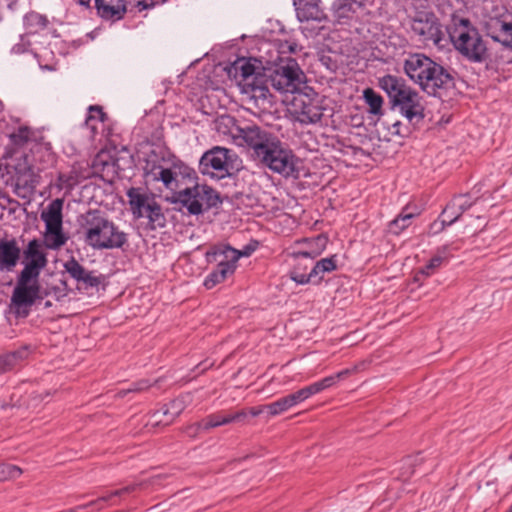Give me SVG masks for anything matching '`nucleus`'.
Instances as JSON below:
<instances>
[{"label": "nucleus", "instance_id": "1", "mask_svg": "<svg viewBox=\"0 0 512 512\" xmlns=\"http://www.w3.org/2000/svg\"><path fill=\"white\" fill-rule=\"evenodd\" d=\"M406 75L429 95L441 96V92L454 86L449 70L424 54L409 55L403 65Z\"/></svg>", "mask_w": 512, "mask_h": 512}, {"label": "nucleus", "instance_id": "2", "mask_svg": "<svg viewBox=\"0 0 512 512\" xmlns=\"http://www.w3.org/2000/svg\"><path fill=\"white\" fill-rule=\"evenodd\" d=\"M81 231L85 244L94 250L119 249L127 243V234L99 210L82 216Z\"/></svg>", "mask_w": 512, "mask_h": 512}, {"label": "nucleus", "instance_id": "3", "mask_svg": "<svg viewBox=\"0 0 512 512\" xmlns=\"http://www.w3.org/2000/svg\"><path fill=\"white\" fill-rule=\"evenodd\" d=\"M379 87L386 92L390 104L409 122L424 118V107L419 93L395 75H385L378 79Z\"/></svg>", "mask_w": 512, "mask_h": 512}, {"label": "nucleus", "instance_id": "4", "mask_svg": "<svg viewBox=\"0 0 512 512\" xmlns=\"http://www.w3.org/2000/svg\"><path fill=\"white\" fill-rule=\"evenodd\" d=\"M460 23L463 28L456 29L451 35L455 49L470 62L482 63L488 60L489 51L478 30L470 26L467 19H461Z\"/></svg>", "mask_w": 512, "mask_h": 512}, {"label": "nucleus", "instance_id": "5", "mask_svg": "<svg viewBox=\"0 0 512 512\" xmlns=\"http://www.w3.org/2000/svg\"><path fill=\"white\" fill-rule=\"evenodd\" d=\"M240 258L241 254L238 253V250L229 245H218L209 250L206 253L207 262L217 265L205 278L204 286L211 289L224 282L235 272Z\"/></svg>", "mask_w": 512, "mask_h": 512}, {"label": "nucleus", "instance_id": "6", "mask_svg": "<svg viewBox=\"0 0 512 512\" xmlns=\"http://www.w3.org/2000/svg\"><path fill=\"white\" fill-rule=\"evenodd\" d=\"M267 77L275 90L292 94L298 92L306 80L298 62L291 57L280 59Z\"/></svg>", "mask_w": 512, "mask_h": 512}, {"label": "nucleus", "instance_id": "7", "mask_svg": "<svg viewBox=\"0 0 512 512\" xmlns=\"http://www.w3.org/2000/svg\"><path fill=\"white\" fill-rule=\"evenodd\" d=\"M486 35L504 47L512 48V13L503 6H493L481 21Z\"/></svg>", "mask_w": 512, "mask_h": 512}, {"label": "nucleus", "instance_id": "8", "mask_svg": "<svg viewBox=\"0 0 512 512\" xmlns=\"http://www.w3.org/2000/svg\"><path fill=\"white\" fill-rule=\"evenodd\" d=\"M236 155L229 149L215 146L206 151L199 160L201 174L221 180L232 175Z\"/></svg>", "mask_w": 512, "mask_h": 512}, {"label": "nucleus", "instance_id": "9", "mask_svg": "<svg viewBox=\"0 0 512 512\" xmlns=\"http://www.w3.org/2000/svg\"><path fill=\"white\" fill-rule=\"evenodd\" d=\"M176 201L185 207L191 215H199L205 210L216 207L221 202L218 193L213 188L199 184L179 191Z\"/></svg>", "mask_w": 512, "mask_h": 512}, {"label": "nucleus", "instance_id": "10", "mask_svg": "<svg viewBox=\"0 0 512 512\" xmlns=\"http://www.w3.org/2000/svg\"><path fill=\"white\" fill-rule=\"evenodd\" d=\"M324 102L325 99L315 92L299 94L292 101L290 114L302 125L316 124L323 116Z\"/></svg>", "mask_w": 512, "mask_h": 512}, {"label": "nucleus", "instance_id": "11", "mask_svg": "<svg viewBox=\"0 0 512 512\" xmlns=\"http://www.w3.org/2000/svg\"><path fill=\"white\" fill-rule=\"evenodd\" d=\"M257 159L273 172L285 177L293 175L296 170L295 155L278 138Z\"/></svg>", "mask_w": 512, "mask_h": 512}, {"label": "nucleus", "instance_id": "12", "mask_svg": "<svg viewBox=\"0 0 512 512\" xmlns=\"http://www.w3.org/2000/svg\"><path fill=\"white\" fill-rule=\"evenodd\" d=\"M236 145L245 147L252 151L254 157L258 158L269 148L277 137L266 129L257 125H247L237 127L236 132L232 133Z\"/></svg>", "mask_w": 512, "mask_h": 512}, {"label": "nucleus", "instance_id": "13", "mask_svg": "<svg viewBox=\"0 0 512 512\" xmlns=\"http://www.w3.org/2000/svg\"><path fill=\"white\" fill-rule=\"evenodd\" d=\"M411 30L424 43L440 45L444 32L439 19L433 12H417L411 18Z\"/></svg>", "mask_w": 512, "mask_h": 512}, {"label": "nucleus", "instance_id": "14", "mask_svg": "<svg viewBox=\"0 0 512 512\" xmlns=\"http://www.w3.org/2000/svg\"><path fill=\"white\" fill-rule=\"evenodd\" d=\"M268 81L266 75L252 82L240 83L243 100L250 108L266 109L272 105V95L267 86Z\"/></svg>", "mask_w": 512, "mask_h": 512}, {"label": "nucleus", "instance_id": "15", "mask_svg": "<svg viewBox=\"0 0 512 512\" xmlns=\"http://www.w3.org/2000/svg\"><path fill=\"white\" fill-rule=\"evenodd\" d=\"M37 298H39L38 283H17L11 298L16 314L21 317H26Z\"/></svg>", "mask_w": 512, "mask_h": 512}, {"label": "nucleus", "instance_id": "16", "mask_svg": "<svg viewBox=\"0 0 512 512\" xmlns=\"http://www.w3.org/2000/svg\"><path fill=\"white\" fill-rule=\"evenodd\" d=\"M188 402V396H180L172 400L168 405H164L159 411L154 412L146 425L155 428L161 424L165 426L171 424L184 411Z\"/></svg>", "mask_w": 512, "mask_h": 512}, {"label": "nucleus", "instance_id": "17", "mask_svg": "<svg viewBox=\"0 0 512 512\" xmlns=\"http://www.w3.org/2000/svg\"><path fill=\"white\" fill-rule=\"evenodd\" d=\"M40 139L37 131L22 126L9 134V144L6 147V157H12L18 150L36 143Z\"/></svg>", "mask_w": 512, "mask_h": 512}, {"label": "nucleus", "instance_id": "18", "mask_svg": "<svg viewBox=\"0 0 512 512\" xmlns=\"http://www.w3.org/2000/svg\"><path fill=\"white\" fill-rule=\"evenodd\" d=\"M20 258L21 248L16 239H0V271H13Z\"/></svg>", "mask_w": 512, "mask_h": 512}, {"label": "nucleus", "instance_id": "19", "mask_svg": "<svg viewBox=\"0 0 512 512\" xmlns=\"http://www.w3.org/2000/svg\"><path fill=\"white\" fill-rule=\"evenodd\" d=\"M299 21H317L325 19V13L320 7V0H293Z\"/></svg>", "mask_w": 512, "mask_h": 512}, {"label": "nucleus", "instance_id": "20", "mask_svg": "<svg viewBox=\"0 0 512 512\" xmlns=\"http://www.w3.org/2000/svg\"><path fill=\"white\" fill-rule=\"evenodd\" d=\"M97 14L105 20H121L126 12L127 6L125 0H95Z\"/></svg>", "mask_w": 512, "mask_h": 512}, {"label": "nucleus", "instance_id": "21", "mask_svg": "<svg viewBox=\"0 0 512 512\" xmlns=\"http://www.w3.org/2000/svg\"><path fill=\"white\" fill-rule=\"evenodd\" d=\"M145 484H146V482H140V483H135V484L128 485V486L123 487L121 489L115 490V491H113V492H111V493H109L107 495L101 496V497H99L96 500L90 501L87 504L77 506L74 509H76V512H77L80 509H85V508H88V507H93V508H95V510L101 511L102 509H104L106 504L107 505H115V502L113 501V499L115 497H119V496H122L124 494L132 493V492L136 491L138 488L144 487Z\"/></svg>", "mask_w": 512, "mask_h": 512}, {"label": "nucleus", "instance_id": "22", "mask_svg": "<svg viewBox=\"0 0 512 512\" xmlns=\"http://www.w3.org/2000/svg\"><path fill=\"white\" fill-rule=\"evenodd\" d=\"M130 209L135 218H143L146 210L155 200L148 194L142 192L140 188H130L127 191Z\"/></svg>", "mask_w": 512, "mask_h": 512}, {"label": "nucleus", "instance_id": "23", "mask_svg": "<svg viewBox=\"0 0 512 512\" xmlns=\"http://www.w3.org/2000/svg\"><path fill=\"white\" fill-rule=\"evenodd\" d=\"M63 266L65 271L77 281H82L90 287H97L100 284L99 277L87 271L74 257L67 260Z\"/></svg>", "mask_w": 512, "mask_h": 512}, {"label": "nucleus", "instance_id": "24", "mask_svg": "<svg viewBox=\"0 0 512 512\" xmlns=\"http://www.w3.org/2000/svg\"><path fill=\"white\" fill-rule=\"evenodd\" d=\"M450 257V245H444L439 247L436 250L435 255L430 259L429 263L421 268L417 275L415 276V280H419V275H423L428 277L435 273V271L442 265L444 261H446Z\"/></svg>", "mask_w": 512, "mask_h": 512}, {"label": "nucleus", "instance_id": "25", "mask_svg": "<svg viewBox=\"0 0 512 512\" xmlns=\"http://www.w3.org/2000/svg\"><path fill=\"white\" fill-rule=\"evenodd\" d=\"M67 242V237L63 233L62 223L46 225L44 233V244L49 249H59Z\"/></svg>", "mask_w": 512, "mask_h": 512}, {"label": "nucleus", "instance_id": "26", "mask_svg": "<svg viewBox=\"0 0 512 512\" xmlns=\"http://www.w3.org/2000/svg\"><path fill=\"white\" fill-rule=\"evenodd\" d=\"M23 253L27 263L35 264V266L40 269H43L46 266V255L42 251L41 244L37 239L31 240Z\"/></svg>", "mask_w": 512, "mask_h": 512}, {"label": "nucleus", "instance_id": "27", "mask_svg": "<svg viewBox=\"0 0 512 512\" xmlns=\"http://www.w3.org/2000/svg\"><path fill=\"white\" fill-rule=\"evenodd\" d=\"M333 13L337 21L342 23L352 19L358 13V9L352 0H337L333 4Z\"/></svg>", "mask_w": 512, "mask_h": 512}, {"label": "nucleus", "instance_id": "28", "mask_svg": "<svg viewBox=\"0 0 512 512\" xmlns=\"http://www.w3.org/2000/svg\"><path fill=\"white\" fill-rule=\"evenodd\" d=\"M461 211L455 208L453 202L451 201L443 210L441 214L440 224L434 222L431 225V230L435 233L443 230L445 226H450L455 223L461 216Z\"/></svg>", "mask_w": 512, "mask_h": 512}, {"label": "nucleus", "instance_id": "29", "mask_svg": "<svg viewBox=\"0 0 512 512\" xmlns=\"http://www.w3.org/2000/svg\"><path fill=\"white\" fill-rule=\"evenodd\" d=\"M62 205V200L55 199L41 213V219L44 221L45 226L62 223Z\"/></svg>", "mask_w": 512, "mask_h": 512}, {"label": "nucleus", "instance_id": "30", "mask_svg": "<svg viewBox=\"0 0 512 512\" xmlns=\"http://www.w3.org/2000/svg\"><path fill=\"white\" fill-rule=\"evenodd\" d=\"M305 242L309 247L307 249L299 250L298 252H296V258L314 259L315 257L321 254L326 245V239L322 236L306 240Z\"/></svg>", "mask_w": 512, "mask_h": 512}, {"label": "nucleus", "instance_id": "31", "mask_svg": "<svg viewBox=\"0 0 512 512\" xmlns=\"http://www.w3.org/2000/svg\"><path fill=\"white\" fill-rule=\"evenodd\" d=\"M236 69L239 71L240 76L242 77L240 83L252 82L262 78L263 76H266V74L260 72L259 67H256L250 61H238Z\"/></svg>", "mask_w": 512, "mask_h": 512}, {"label": "nucleus", "instance_id": "32", "mask_svg": "<svg viewBox=\"0 0 512 512\" xmlns=\"http://www.w3.org/2000/svg\"><path fill=\"white\" fill-rule=\"evenodd\" d=\"M336 267V259L334 256L323 258L315 263L310 271V276L314 277V283H319L325 273L334 271Z\"/></svg>", "mask_w": 512, "mask_h": 512}, {"label": "nucleus", "instance_id": "33", "mask_svg": "<svg viewBox=\"0 0 512 512\" xmlns=\"http://www.w3.org/2000/svg\"><path fill=\"white\" fill-rule=\"evenodd\" d=\"M363 98L369 106V112L376 116L383 115V98L380 94L376 93L372 88H366L363 91Z\"/></svg>", "mask_w": 512, "mask_h": 512}, {"label": "nucleus", "instance_id": "34", "mask_svg": "<svg viewBox=\"0 0 512 512\" xmlns=\"http://www.w3.org/2000/svg\"><path fill=\"white\" fill-rule=\"evenodd\" d=\"M144 217L148 218L149 226L153 230L163 228L166 225L165 216L162 213L160 205L156 201L149 206Z\"/></svg>", "mask_w": 512, "mask_h": 512}, {"label": "nucleus", "instance_id": "35", "mask_svg": "<svg viewBox=\"0 0 512 512\" xmlns=\"http://www.w3.org/2000/svg\"><path fill=\"white\" fill-rule=\"evenodd\" d=\"M406 208L389 224V230L393 234H399L411 224L414 213L406 212Z\"/></svg>", "mask_w": 512, "mask_h": 512}, {"label": "nucleus", "instance_id": "36", "mask_svg": "<svg viewBox=\"0 0 512 512\" xmlns=\"http://www.w3.org/2000/svg\"><path fill=\"white\" fill-rule=\"evenodd\" d=\"M105 118L106 114L103 112L101 106L91 105L88 108V115L85 120V125L91 130L92 134H95L97 132V125L92 124V121L104 122Z\"/></svg>", "mask_w": 512, "mask_h": 512}, {"label": "nucleus", "instance_id": "37", "mask_svg": "<svg viewBox=\"0 0 512 512\" xmlns=\"http://www.w3.org/2000/svg\"><path fill=\"white\" fill-rule=\"evenodd\" d=\"M24 24L30 32H37L47 26L48 20L45 16L39 13L30 12L25 15Z\"/></svg>", "mask_w": 512, "mask_h": 512}, {"label": "nucleus", "instance_id": "38", "mask_svg": "<svg viewBox=\"0 0 512 512\" xmlns=\"http://www.w3.org/2000/svg\"><path fill=\"white\" fill-rule=\"evenodd\" d=\"M42 269L35 266V264L26 263L23 270L21 271L17 283L32 284L37 282L38 276Z\"/></svg>", "mask_w": 512, "mask_h": 512}, {"label": "nucleus", "instance_id": "39", "mask_svg": "<svg viewBox=\"0 0 512 512\" xmlns=\"http://www.w3.org/2000/svg\"><path fill=\"white\" fill-rule=\"evenodd\" d=\"M265 407L267 408L268 414L273 417L286 412L287 410L292 408V405L289 401L288 396H285L278 399L275 402L266 404Z\"/></svg>", "mask_w": 512, "mask_h": 512}, {"label": "nucleus", "instance_id": "40", "mask_svg": "<svg viewBox=\"0 0 512 512\" xmlns=\"http://www.w3.org/2000/svg\"><path fill=\"white\" fill-rule=\"evenodd\" d=\"M230 423H232L230 413L225 415L211 414L204 419V430H209L211 428H216Z\"/></svg>", "mask_w": 512, "mask_h": 512}, {"label": "nucleus", "instance_id": "41", "mask_svg": "<svg viewBox=\"0 0 512 512\" xmlns=\"http://www.w3.org/2000/svg\"><path fill=\"white\" fill-rule=\"evenodd\" d=\"M151 174L154 180L162 181L167 188H170L175 180L174 173L168 168L158 167L156 170L152 171Z\"/></svg>", "mask_w": 512, "mask_h": 512}, {"label": "nucleus", "instance_id": "42", "mask_svg": "<svg viewBox=\"0 0 512 512\" xmlns=\"http://www.w3.org/2000/svg\"><path fill=\"white\" fill-rule=\"evenodd\" d=\"M333 386V379L325 377L321 379L320 381L314 382L308 386L305 387L309 397L312 395L318 394L322 392L323 390L330 388Z\"/></svg>", "mask_w": 512, "mask_h": 512}, {"label": "nucleus", "instance_id": "43", "mask_svg": "<svg viewBox=\"0 0 512 512\" xmlns=\"http://www.w3.org/2000/svg\"><path fill=\"white\" fill-rule=\"evenodd\" d=\"M29 347L28 346H24V347H21L20 349L18 350H15L11 353H8L5 355V357L7 358V360L9 361V363L11 364L12 368L15 367L17 364H19L20 362L24 361L25 359L28 358L29 356Z\"/></svg>", "mask_w": 512, "mask_h": 512}, {"label": "nucleus", "instance_id": "44", "mask_svg": "<svg viewBox=\"0 0 512 512\" xmlns=\"http://www.w3.org/2000/svg\"><path fill=\"white\" fill-rule=\"evenodd\" d=\"M422 461V458L419 455L414 457H408L403 460L401 469L403 472L401 473V477L406 480L414 473V467Z\"/></svg>", "mask_w": 512, "mask_h": 512}, {"label": "nucleus", "instance_id": "45", "mask_svg": "<svg viewBox=\"0 0 512 512\" xmlns=\"http://www.w3.org/2000/svg\"><path fill=\"white\" fill-rule=\"evenodd\" d=\"M452 202L458 210L461 211V214H463L466 210L472 207L474 204L473 201L470 200L469 196L467 195H459L452 199Z\"/></svg>", "mask_w": 512, "mask_h": 512}, {"label": "nucleus", "instance_id": "46", "mask_svg": "<svg viewBox=\"0 0 512 512\" xmlns=\"http://www.w3.org/2000/svg\"><path fill=\"white\" fill-rule=\"evenodd\" d=\"M150 386H151V384L147 380H140L136 383H133L128 389L120 391L119 394H120V396L123 397L124 395H126L127 393H130V392L145 391Z\"/></svg>", "mask_w": 512, "mask_h": 512}, {"label": "nucleus", "instance_id": "47", "mask_svg": "<svg viewBox=\"0 0 512 512\" xmlns=\"http://www.w3.org/2000/svg\"><path fill=\"white\" fill-rule=\"evenodd\" d=\"M291 279L296 282L297 284H307V283H314V277L310 276V272L308 274L302 273L298 271L297 269H294L291 272Z\"/></svg>", "mask_w": 512, "mask_h": 512}, {"label": "nucleus", "instance_id": "48", "mask_svg": "<svg viewBox=\"0 0 512 512\" xmlns=\"http://www.w3.org/2000/svg\"><path fill=\"white\" fill-rule=\"evenodd\" d=\"M287 396L289 398V401H290L292 407L296 406L297 404H299L309 398V395H308L305 387L292 393V394H289Z\"/></svg>", "mask_w": 512, "mask_h": 512}, {"label": "nucleus", "instance_id": "49", "mask_svg": "<svg viewBox=\"0 0 512 512\" xmlns=\"http://www.w3.org/2000/svg\"><path fill=\"white\" fill-rule=\"evenodd\" d=\"M201 430H204V420L188 425L185 428V433L191 438H195Z\"/></svg>", "mask_w": 512, "mask_h": 512}, {"label": "nucleus", "instance_id": "50", "mask_svg": "<svg viewBox=\"0 0 512 512\" xmlns=\"http://www.w3.org/2000/svg\"><path fill=\"white\" fill-rule=\"evenodd\" d=\"M356 370H357L356 366L351 369H344L334 375L328 376V378L333 379V385H334L338 380L344 379L345 377L353 374Z\"/></svg>", "mask_w": 512, "mask_h": 512}, {"label": "nucleus", "instance_id": "51", "mask_svg": "<svg viewBox=\"0 0 512 512\" xmlns=\"http://www.w3.org/2000/svg\"><path fill=\"white\" fill-rule=\"evenodd\" d=\"M248 416L246 409H242L235 413H230L231 421L233 422H244Z\"/></svg>", "mask_w": 512, "mask_h": 512}, {"label": "nucleus", "instance_id": "52", "mask_svg": "<svg viewBox=\"0 0 512 512\" xmlns=\"http://www.w3.org/2000/svg\"><path fill=\"white\" fill-rule=\"evenodd\" d=\"M12 369L11 364L5 357V355L0 357V374L6 373Z\"/></svg>", "mask_w": 512, "mask_h": 512}, {"label": "nucleus", "instance_id": "53", "mask_svg": "<svg viewBox=\"0 0 512 512\" xmlns=\"http://www.w3.org/2000/svg\"><path fill=\"white\" fill-rule=\"evenodd\" d=\"M358 10L373 6L376 0H352Z\"/></svg>", "mask_w": 512, "mask_h": 512}, {"label": "nucleus", "instance_id": "54", "mask_svg": "<svg viewBox=\"0 0 512 512\" xmlns=\"http://www.w3.org/2000/svg\"><path fill=\"white\" fill-rule=\"evenodd\" d=\"M7 474L11 478H17L22 474V469L18 466L10 465V466H8Z\"/></svg>", "mask_w": 512, "mask_h": 512}, {"label": "nucleus", "instance_id": "55", "mask_svg": "<svg viewBox=\"0 0 512 512\" xmlns=\"http://www.w3.org/2000/svg\"><path fill=\"white\" fill-rule=\"evenodd\" d=\"M264 411H267V408L265 407V405H260V406H257V407H251V408H249L247 410L248 414H250L253 417L259 416Z\"/></svg>", "mask_w": 512, "mask_h": 512}, {"label": "nucleus", "instance_id": "56", "mask_svg": "<svg viewBox=\"0 0 512 512\" xmlns=\"http://www.w3.org/2000/svg\"><path fill=\"white\" fill-rule=\"evenodd\" d=\"M220 123H223V124H225V125H228V124H230V123H233V118L228 117V116H226V117H222V118L220 119Z\"/></svg>", "mask_w": 512, "mask_h": 512}, {"label": "nucleus", "instance_id": "57", "mask_svg": "<svg viewBox=\"0 0 512 512\" xmlns=\"http://www.w3.org/2000/svg\"><path fill=\"white\" fill-rule=\"evenodd\" d=\"M75 1L78 2L82 6L89 7L92 0H75Z\"/></svg>", "mask_w": 512, "mask_h": 512}, {"label": "nucleus", "instance_id": "58", "mask_svg": "<svg viewBox=\"0 0 512 512\" xmlns=\"http://www.w3.org/2000/svg\"><path fill=\"white\" fill-rule=\"evenodd\" d=\"M238 253H239V254H241V257H242V256H249V255H250V253H251V251H250V249L246 248V249H245V250H243V251H239V250H238Z\"/></svg>", "mask_w": 512, "mask_h": 512}, {"label": "nucleus", "instance_id": "59", "mask_svg": "<svg viewBox=\"0 0 512 512\" xmlns=\"http://www.w3.org/2000/svg\"><path fill=\"white\" fill-rule=\"evenodd\" d=\"M161 478L160 475H156L154 477L151 478V480L149 481L151 484H155L156 482H158V480Z\"/></svg>", "mask_w": 512, "mask_h": 512}, {"label": "nucleus", "instance_id": "60", "mask_svg": "<svg viewBox=\"0 0 512 512\" xmlns=\"http://www.w3.org/2000/svg\"><path fill=\"white\" fill-rule=\"evenodd\" d=\"M201 365H205V366H204V368H203V370H205V369H207L208 367H210L212 364L206 365V364H205V362H204V363H202Z\"/></svg>", "mask_w": 512, "mask_h": 512}, {"label": "nucleus", "instance_id": "61", "mask_svg": "<svg viewBox=\"0 0 512 512\" xmlns=\"http://www.w3.org/2000/svg\"><path fill=\"white\" fill-rule=\"evenodd\" d=\"M61 512H76V509H69V510H65V511H61Z\"/></svg>", "mask_w": 512, "mask_h": 512}, {"label": "nucleus", "instance_id": "62", "mask_svg": "<svg viewBox=\"0 0 512 512\" xmlns=\"http://www.w3.org/2000/svg\"><path fill=\"white\" fill-rule=\"evenodd\" d=\"M289 50H290L291 52H294V47H293L292 45H290V46H289Z\"/></svg>", "mask_w": 512, "mask_h": 512}, {"label": "nucleus", "instance_id": "63", "mask_svg": "<svg viewBox=\"0 0 512 512\" xmlns=\"http://www.w3.org/2000/svg\"><path fill=\"white\" fill-rule=\"evenodd\" d=\"M453 1H454V0H446V2H447L449 5H452V2H453Z\"/></svg>", "mask_w": 512, "mask_h": 512}, {"label": "nucleus", "instance_id": "64", "mask_svg": "<svg viewBox=\"0 0 512 512\" xmlns=\"http://www.w3.org/2000/svg\"><path fill=\"white\" fill-rule=\"evenodd\" d=\"M99 123H100V122L92 121V124H95V125H97V126H98V124H99Z\"/></svg>", "mask_w": 512, "mask_h": 512}]
</instances>
